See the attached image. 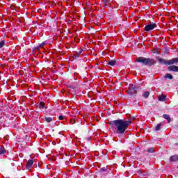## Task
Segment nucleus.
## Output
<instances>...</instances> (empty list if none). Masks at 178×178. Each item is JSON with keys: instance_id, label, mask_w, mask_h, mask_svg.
Here are the masks:
<instances>
[{"instance_id": "obj_1", "label": "nucleus", "mask_w": 178, "mask_h": 178, "mask_svg": "<svg viewBox=\"0 0 178 178\" xmlns=\"http://www.w3.org/2000/svg\"><path fill=\"white\" fill-rule=\"evenodd\" d=\"M111 124L115 127L116 134H124L126 129H129V125L131 124V121L118 119L111 121Z\"/></svg>"}, {"instance_id": "obj_2", "label": "nucleus", "mask_w": 178, "mask_h": 178, "mask_svg": "<svg viewBox=\"0 0 178 178\" xmlns=\"http://www.w3.org/2000/svg\"><path fill=\"white\" fill-rule=\"evenodd\" d=\"M136 62L138 63H143L145 66H152V65H154V59L145 57L137 58Z\"/></svg>"}, {"instance_id": "obj_3", "label": "nucleus", "mask_w": 178, "mask_h": 178, "mask_svg": "<svg viewBox=\"0 0 178 178\" xmlns=\"http://www.w3.org/2000/svg\"><path fill=\"white\" fill-rule=\"evenodd\" d=\"M159 62L161 65H177L178 58H174L170 60H165L163 58H159Z\"/></svg>"}, {"instance_id": "obj_4", "label": "nucleus", "mask_w": 178, "mask_h": 178, "mask_svg": "<svg viewBox=\"0 0 178 178\" xmlns=\"http://www.w3.org/2000/svg\"><path fill=\"white\" fill-rule=\"evenodd\" d=\"M158 27V25L154 22H150L149 24H147L145 26L144 30L146 31V33H148L149 31H152V30H154V29H156Z\"/></svg>"}, {"instance_id": "obj_5", "label": "nucleus", "mask_w": 178, "mask_h": 178, "mask_svg": "<svg viewBox=\"0 0 178 178\" xmlns=\"http://www.w3.org/2000/svg\"><path fill=\"white\" fill-rule=\"evenodd\" d=\"M169 72H178V67L176 65H170L168 67Z\"/></svg>"}, {"instance_id": "obj_6", "label": "nucleus", "mask_w": 178, "mask_h": 178, "mask_svg": "<svg viewBox=\"0 0 178 178\" xmlns=\"http://www.w3.org/2000/svg\"><path fill=\"white\" fill-rule=\"evenodd\" d=\"M170 162H177V161H178V154L171 156L170 157Z\"/></svg>"}, {"instance_id": "obj_7", "label": "nucleus", "mask_w": 178, "mask_h": 178, "mask_svg": "<svg viewBox=\"0 0 178 178\" xmlns=\"http://www.w3.org/2000/svg\"><path fill=\"white\" fill-rule=\"evenodd\" d=\"M33 163H34V161L29 160L28 162H27V164H26V168L27 169H31V166H33Z\"/></svg>"}, {"instance_id": "obj_8", "label": "nucleus", "mask_w": 178, "mask_h": 178, "mask_svg": "<svg viewBox=\"0 0 178 178\" xmlns=\"http://www.w3.org/2000/svg\"><path fill=\"white\" fill-rule=\"evenodd\" d=\"M107 65H108L109 66H115V65H116V60H111L108 62Z\"/></svg>"}, {"instance_id": "obj_9", "label": "nucleus", "mask_w": 178, "mask_h": 178, "mask_svg": "<svg viewBox=\"0 0 178 178\" xmlns=\"http://www.w3.org/2000/svg\"><path fill=\"white\" fill-rule=\"evenodd\" d=\"M54 120V118L52 117H45L44 121H46L47 123H51Z\"/></svg>"}, {"instance_id": "obj_10", "label": "nucleus", "mask_w": 178, "mask_h": 178, "mask_svg": "<svg viewBox=\"0 0 178 178\" xmlns=\"http://www.w3.org/2000/svg\"><path fill=\"white\" fill-rule=\"evenodd\" d=\"M110 2H111V0H103V3L105 8H108V6H109Z\"/></svg>"}, {"instance_id": "obj_11", "label": "nucleus", "mask_w": 178, "mask_h": 178, "mask_svg": "<svg viewBox=\"0 0 178 178\" xmlns=\"http://www.w3.org/2000/svg\"><path fill=\"white\" fill-rule=\"evenodd\" d=\"M164 77L165 79H168L169 80L173 79V75H172L171 74H166Z\"/></svg>"}, {"instance_id": "obj_12", "label": "nucleus", "mask_w": 178, "mask_h": 178, "mask_svg": "<svg viewBox=\"0 0 178 178\" xmlns=\"http://www.w3.org/2000/svg\"><path fill=\"white\" fill-rule=\"evenodd\" d=\"M163 118L164 119H165L166 120H168V123H170V117L169 116V115H168V114H164V115H163Z\"/></svg>"}, {"instance_id": "obj_13", "label": "nucleus", "mask_w": 178, "mask_h": 178, "mask_svg": "<svg viewBox=\"0 0 178 178\" xmlns=\"http://www.w3.org/2000/svg\"><path fill=\"white\" fill-rule=\"evenodd\" d=\"M38 107L40 109H44V108H45V103H44L43 102H40L38 104Z\"/></svg>"}, {"instance_id": "obj_14", "label": "nucleus", "mask_w": 178, "mask_h": 178, "mask_svg": "<svg viewBox=\"0 0 178 178\" xmlns=\"http://www.w3.org/2000/svg\"><path fill=\"white\" fill-rule=\"evenodd\" d=\"M161 127H162V123L158 124L155 127V131H159V130H161Z\"/></svg>"}, {"instance_id": "obj_15", "label": "nucleus", "mask_w": 178, "mask_h": 178, "mask_svg": "<svg viewBox=\"0 0 178 178\" xmlns=\"http://www.w3.org/2000/svg\"><path fill=\"white\" fill-rule=\"evenodd\" d=\"M147 152H149V154H154V152H155V149L154 147H149L147 149Z\"/></svg>"}, {"instance_id": "obj_16", "label": "nucleus", "mask_w": 178, "mask_h": 178, "mask_svg": "<svg viewBox=\"0 0 178 178\" xmlns=\"http://www.w3.org/2000/svg\"><path fill=\"white\" fill-rule=\"evenodd\" d=\"M165 99H166V97H165V95H161L159 97V101L163 102Z\"/></svg>"}, {"instance_id": "obj_17", "label": "nucleus", "mask_w": 178, "mask_h": 178, "mask_svg": "<svg viewBox=\"0 0 178 178\" xmlns=\"http://www.w3.org/2000/svg\"><path fill=\"white\" fill-rule=\"evenodd\" d=\"M143 97L144 98H148V97H149V92L148 91L145 92L143 95Z\"/></svg>"}, {"instance_id": "obj_18", "label": "nucleus", "mask_w": 178, "mask_h": 178, "mask_svg": "<svg viewBox=\"0 0 178 178\" xmlns=\"http://www.w3.org/2000/svg\"><path fill=\"white\" fill-rule=\"evenodd\" d=\"M6 152V150L5 149V148H0V155H2L3 154H5Z\"/></svg>"}, {"instance_id": "obj_19", "label": "nucleus", "mask_w": 178, "mask_h": 178, "mask_svg": "<svg viewBox=\"0 0 178 178\" xmlns=\"http://www.w3.org/2000/svg\"><path fill=\"white\" fill-rule=\"evenodd\" d=\"M3 47H5V40H1L0 42V49L1 48H3Z\"/></svg>"}, {"instance_id": "obj_20", "label": "nucleus", "mask_w": 178, "mask_h": 178, "mask_svg": "<svg viewBox=\"0 0 178 178\" xmlns=\"http://www.w3.org/2000/svg\"><path fill=\"white\" fill-rule=\"evenodd\" d=\"M44 45H45V42H42V44H40L38 47V49H40V48H42V47H44Z\"/></svg>"}, {"instance_id": "obj_21", "label": "nucleus", "mask_w": 178, "mask_h": 178, "mask_svg": "<svg viewBox=\"0 0 178 178\" xmlns=\"http://www.w3.org/2000/svg\"><path fill=\"white\" fill-rule=\"evenodd\" d=\"M58 119H59V120H63L65 119V116H63V115H60V116L58 117Z\"/></svg>"}, {"instance_id": "obj_22", "label": "nucleus", "mask_w": 178, "mask_h": 178, "mask_svg": "<svg viewBox=\"0 0 178 178\" xmlns=\"http://www.w3.org/2000/svg\"><path fill=\"white\" fill-rule=\"evenodd\" d=\"M87 140H88V141H91V137H88Z\"/></svg>"}, {"instance_id": "obj_23", "label": "nucleus", "mask_w": 178, "mask_h": 178, "mask_svg": "<svg viewBox=\"0 0 178 178\" xmlns=\"http://www.w3.org/2000/svg\"><path fill=\"white\" fill-rule=\"evenodd\" d=\"M81 52H83V50H80L79 52H78V55H80L81 54Z\"/></svg>"}, {"instance_id": "obj_24", "label": "nucleus", "mask_w": 178, "mask_h": 178, "mask_svg": "<svg viewBox=\"0 0 178 178\" xmlns=\"http://www.w3.org/2000/svg\"><path fill=\"white\" fill-rule=\"evenodd\" d=\"M80 55L77 54V55L76 56V58H79Z\"/></svg>"}, {"instance_id": "obj_25", "label": "nucleus", "mask_w": 178, "mask_h": 178, "mask_svg": "<svg viewBox=\"0 0 178 178\" xmlns=\"http://www.w3.org/2000/svg\"><path fill=\"white\" fill-rule=\"evenodd\" d=\"M102 170H105V169H102Z\"/></svg>"}]
</instances>
